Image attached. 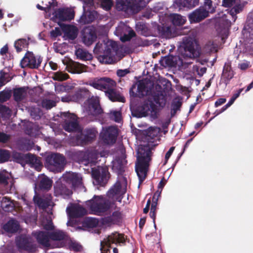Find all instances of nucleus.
<instances>
[{"mask_svg": "<svg viewBox=\"0 0 253 253\" xmlns=\"http://www.w3.org/2000/svg\"><path fill=\"white\" fill-rule=\"evenodd\" d=\"M94 52L99 54L98 59L101 63L112 64L120 59L118 44L112 41L98 42L94 48Z\"/></svg>", "mask_w": 253, "mask_h": 253, "instance_id": "obj_1", "label": "nucleus"}, {"mask_svg": "<svg viewBox=\"0 0 253 253\" xmlns=\"http://www.w3.org/2000/svg\"><path fill=\"white\" fill-rule=\"evenodd\" d=\"M34 235L40 244L50 248L64 246L67 239L66 234L60 230H55L50 234L40 231L35 233Z\"/></svg>", "mask_w": 253, "mask_h": 253, "instance_id": "obj_2", "label": "nucleus"}, {"mask_svg": "<svg viewBox=\"0 0 253 253\" xmlns=\"http://www.w3.org/2000/svg\"><path fill=\"white\" fill-rule=\"evenodd\" d=\"M137 152L135 169L141 183L147 175L149 163L151 161V151L148 146L140 145L138 146Z\"/></svg>", "mask_w": 253, "mask_h": 253, "instance_id": "obj_3", "label": "nucleus"}, {"mask_svg": "<svg viewBox=\"0 0 253 253\" xmlns=\"http://www.w3.org/2000/svg\"><path fill=\"white\" fill-rule=\"evenodd\" d=\"M166 99L163 96L149 99L143 105L141 117L150 116L155 119L157 116L159 110L166 104Z\"/></svg>", "mask_w": 253, "mask_h": 253, "instance_id": "obj_4", "label": "nucleus"}, {"mask_svg": "<svg viewBox=\"0 0 253 253\" xmlns=\"http://www.w3.org/2000/svg\"><path fill=\"white\" fill-rule=\"evenodd\" d=\"M179 59L181 58H193L200 54V47L197 42L191 38L185 37L178 47Z\"/></svg>", "mask_w": 253, "mask_h": 253, "instance_id": "obj_5", "label": "nucleus"}, {"mask_svg": "<svg viewBox=\"0 0 253 253\" xmlns=\"http://www.w3.org/2000/svg\"><path fill=\"white\" fill-rule=\"evenodd\" d=\"M106 152L99 151L96 148H91L84 152L79 151L76 153L78 161L85 165L95 164L99 160V158L105 156Z\"/></svg>", "mask_w": 253, "mask_h": 253, "instance_id": "obj_6", "label": "nucleus"}, {"mask_svg": "<svg viewBox=\"0 0 253 253\" xmlns=\"http://www.w3.org/2000/svg\"><path fill=\"white\" fill-rule=\"evenodd\" d=\"M85 204L92 213L98 215L105 212L110 206V202L102 196H94Z\"/></svg>", "mask_w": 253, "mask_h": 253, "instance_id": "obj_7", "label": "nucleus"}, {"mask_svg": "<svg viewBox=\"0 0 253 253\" xmlns=\"http://www.w3.org/2000/svg\"><path fill=\"white\" fill-rule=\"evenodd\" d=\"M127 186L126 178L121 176L113 186L107 193V196L113 201L121 202L123 195L126 192Z\"/></svg>", "mask_w": 253, "mask_h": 253, "instance_id": "obj_8", "label": "nucleus"}, {"mask_svg": "<svg viewBox=\"0 0 253 253\" xmlns=\"http://www.w3.org/2000/svg\"><path fill=\"white\" fill-rule=\"evenodd\" d=\"M150 0H121L118 3L120 10L133 13H137L148 3Z\"/></svg>", "mask_w": 253, "mask_h": 253, "instance_id": "obj_9", "label": "nucleus"}, {"mask_svg": "<svg viewBox=\"0 0 253 253\" xmlns=\"http://www.w3.org/2000/svg\"><path fill=\"white\" fill-rule=\"evenodd\" d=\"M64 157L58 154H54L46 159V166L47 169L54 172H61L65 165Z\"/></svg>", "mask_w": 253, "mask_h": 253, "instance_id": "obj_10", "label": "nucleus"}, {"mask_svg": "<svg viewBox=\"0 0 253 253\" xmlns=\"http://www.w3.org/2000/svg\"><path fill=\"white\" fill-rule=\"evenodd\" d=\"M125 238L122 234L117 232L113 233L101 242L100 250L102 253H110L111 244L123 243Z\"/></svg>", "mask_w": 253, "mask_h": 253, "instance_id": "obj_11", "label": "nucleus"}, {"mask_svg": "<svg viewBox=\"0 0 253 253\" xmlns=\"http://www.w3.org/2000/svg\"><path fill=\"white\" fill-rule=\"evenodd\" d=\"M61 116L64 120L62 126L66 131L71 132L79 129L77 118L75 114L69 112H63L61 113Z\"/></svg>", "mask_w": 253, "mask_h": 253, "instance_id": "obj_12", "label": "nucleus"}, {"mask_svg": "<svg viewBox=\"0 0 253 253\" xmlns=\"http://www.w3.org/2000/svg\"><path fill=\"white\" fill-rule=\"evenodd\" d=\"M152 88V84L150 81L143 80L138 83L137 87L133 86L130 90V93L133 96L141 97L148 94Z\"/></svg>", "mask_w": 253, "mask_h": 253, "instance_id": "obj_13", "label": "nucleus"}, {"mask_svg": "<svg viewBox=\"0 0 253 253\" xmlns=\"http://www.w3.org/2000/svg\"><path fill=\"white\" fill-rule=\"evenodd\" d=\"M118 134V128L116 126H111L103 128L100 138L104 143L112 144L116 142Z\"/></svg>", "mask_w": 253, "mask_h": 253, "instance_id": "obj_14", "label": "nucleus"}, {"mask_svg": "<svg viewBox=\"0 0 253 253\" xmlns=\"http://www.w3.org/2000/svg\"><path fill=\"white\" fill-rule=\"evenodd\" d=\"M52 15L51 18L52 20L58 23V25L60 26V25H62L60 24V22L68 21L73 19L74 17V13L73 10L71 8H59L53 13Z\"/></svg>", "mask_w": 253, "mask_h": 253, "instance_id": "obj_15", "label": "nucleus"}, {"mask_svg": "<svg viewBox=\"0 0 253 253\" xmlns=\"http://www.w3.org/2000/svg\"><path fill=\"white\" fill-rule=\"evenodd\" d=\"M115 34L120 37L122 42H126L130 40L135 36L134 32L130 28L123 23H121L116 28Z\"/></svg>", "mask_w": 253, "mask_h": 253, "instance_id": "obj_16", "label": "nucleus"}, {"mask_svg": "<svg viewBox=\"0 0 253 253\" xmlns=\"http://www.w3.org/2000/svg\"><path fill=\"white\" fill-rule=\"evenodd\" d=\"M62 179L66 183L71 184L74 188L81 186L82 185V177L78 173L66 172L63 175Z\"/></svg>", "mask_w": 253, "mask_h": 253, "instance_id": "obj_17", "label": "nucleus"}, {"mask_svg": "<svg viewBox=\"0 0 253 253\" xmlns=\"http://www.w3.org/2000/svg\"><path fill=\"white\" fill-rule=\"evenodd\" d=\"M85 111L89 115L96 116L102 113V109L97 97H92L87 100Z\"/></svg>", "mask_w": 253, "mask_h": 253, "instance_id": "obj_18", "label": "nucleus"}, {"mask_svg": "<svg viewBox=\"0 0 253 253\" xmlns=\"http://www.w3.org/2000/svg\"><path fill=\"white\" fill-rule=\"evenodd\" d=\"M41 62L40 58H36L33 53L28 52L22 59L21 66L22 68L28 67L30 68H37Z\"/></svg>", "mask_w": 253, "mask_h": 253, "instance_id": "obj_19", "label": "nucleus"}, {"mask_svg": "<svg viewBox=\"0 0 253 253\" xmlns=\"http://www.w3.org/2000/svg\"><path fill=\"white\" fill-rule=\"evenodd\" d=\"M97 133L95 128L87 129L85 134L81 133L76 137L77 145H82L92 141L94 139Z\"/></svg>", "mask_w": 253, "mask_h": 253, "instance_id": "obj_20", "label": "nucleus"}, {"mask_svg": "<svg viewBox=\"0 0 253 253\" xmlns=\"http://www.w3.org/2000/svg\"><path fill=\"white\" fill-rule=\"evenodd\" d=\"M66 211L70 218L79 217L86 214V210L77 204H71L66 209Z\"/></svg>", "mask_w": 253, "mask_h": 253, "instance_id": "obj_21", "label": "nucleus"}, {"mask_svg": "<svg viewBox=\"0 0 253 253\" xmlns=\"http://www.w3.org/2000/svg\"><path fill=\"white\" fill-rule=\"evenodd\" d=\"M9 174L5 170L0 171V191L2 194L8 193L12 187V183L9 180Z\"/></svg>", "mask_w": 253, "mask_h": 253, "instance_id": "obj_22", "label": "nucleus"}, {"mask_svg": "<svg viewBox=\"0 0 253 253\" xmlns=\"http://www.w3.org/2000/svg\"><path fill=\"white\" fill-rule=\"evenodd\" d=\"M234 75V72L232 70L231 62H226L223 66L220 82L224 83L226 86L233 78Z\"/></svg>", "mask_w": 253, "mask_h": 253, "instance_id": "obj_23", "label": "nucleus"}, {"mask_svg": "<svg viewBox=\"0 0 253 253\" xmlns=\"http://www.w3.org/2000/svg\"><path fill=\"white\" fill-rule=\"evenodd\" d=\"M96 34L94 28L86 27L83 30V41L84 43L89 46L96 40Z\"/></svg>", "mask_w": 253, "mask_h": 253, "instance_id": "obj_24", "label": "nucleus"}, {"mask_svg": "<svg viewBox=\"0 0 253 253\" xmlns=\"http://www.w3.org/2000/svg\"><path fill=\"white\" fill-rule=\"evenodd\" d=\"M60 26L64 33V38L65 40H74L78 34V28L73 25L62 24Z\"/></svg>", "mask_w": 253, "mask_h": 253, "instance_id": "obj_25", "label": "nucleus"}, {"mask_svg": "<svg viewBox=\"0 0 253 253\" xmlns=\"http://www.w3.org/2000/svg\"><path fill=\"white\" fill-rule=\"evenodd\" d=\"M72 194V190L68 188L64 184L57 183L54 186V195L56 196H61L64 198H68Z\"/></svg>", "mask_w": 253, "mask_h": 253, "instance_id": "obj_26", "label": "nucleus"}, {"mask_svg": "<svg viewBox=\"0 0 253 253\" xmlns=\"http://www.w3.org/2000/svg\"><path fill=\"white\" fill-rule=\"evenodd\" d=\"M92 176L98 182L103 181L108 174L106 168L98 167L97 169H92Z\"/></svg>", "mask_w": 253, "mask_h": 253, "instance_id": "obj_27", "label": "nucleus"}, {"mask_svg": "<svg viewBox=\"0 0 253 253\" xmlns=\"http://www.w3.org/2000/svg\"><path fill=\"white\" fill-rule=\"evenodd\" d=\"M206 17V9L204 8L196 9L189 14V19L191 23L198 22Z\"/></svg>", "mask_w": 253, "mask_h": 253, "instance_id": "obj_28", "label": "nucleus"}, {"mask_svg": "<svg viewBox=\"0 0 253 253\" xmlns=\"http://www.w3.org/2000/svg\"><path fill=\"white\" fill-rule=\"evenodd\" d=\"M121 214L119 211H114L112 215L105 217L103 222L105 224L111 225L119 222L121 219Z\"/></svg>", "mask_w": 253, "mask_h": 253, "instance_id": "obj_29", "label": "nucleus"}, {"mask_svg": "<svg viewBox=\"0 0 253 253\" xmlns=\"http://www.w3.org/2000/svg\"><path fill=\"white\" fill-rule=\"evenodd\" d=\"M16 245L19 248L23 249L30 252H33L35 249V248L30 244L27 239L22 237L17 238Z\"/></svg>", "mask_w": 253, "mask_h": 253, "instance_id": "obj_30", "label": "nucleus"}, {"mask_svg": "<svg viewBox=\"0 0 253 253\" xmlns=\"http://www.w3.org/2000/svg\"><path fill=\"white\" fill-rule=\"evenodd\" d=\"M27 161L31 165V167L34 168L37 171H40L42 167L40 160L35 155L28 154L25 155Z\"/></svg>", "mask_w": 253, "mask_h": 253, "instance_id": "obj_31", "label": "nucleus"}, {"mask_svg": "<svg viewBox=\"0 0 253 253\" xmlns=\"http://www.w3.org/2000/svg\"><path fill=\"white\" fill-rule=\"evenodd\" d=\"M68 71L72 73L80 74L84 72H88L89 70L88 67L85 65L79 63H73L70 69H68Z\"/></svg>", "mask_w": 253, "mask_h": 253, "instance_id": "obj_32", "label": "nucleus"}, {"mask_svg": "<svg viewBox=\"0 0 253 253\" xmlns=\"http://www.w3.org/2000/svg\"><path fill=\"white\" fill-rule=\"evenodd\" d=\"M40 181V187L41 189L48 190L51 186L52 180L44 174H42L39 177Z\"/></svg>", "mask_w": 253, "mask_h": 253, "instance_id": "obj_33", "label": "nucleus"}, {"mask_svg": "<svg viewBox=\"0 0 253 253\" xmlns=\"http://www.w3.org/2000/svg\"><path fill=\"white\" fill-rule=\"evenodd\" d=\"M3 229L10 233H13L17 231L19 229V225L17 222L14 220H10L3 226Z\"/></svg>", "mask_w": 253, "mask_h": 253, "instance_id": "obj_34", "label": "nucleus"}, {"mask_svg": "<svg viewBox=\"0 0 253 253\" xmlns=\"http://www.w3.org/2000/svg\"><path fill=\"white\" fill-rule=\"evenodd\" d=\"M96 12L95 11L87 12L83 14L80 19V23L86 24L92 22L95 18Z\"/></svg>", "mask_w": 253, "mask_h": 253, "instance_id": "obj_35", "label": "nucleus"}, {"mask_svg": "<svg viewBox=\"0 0 253 253\" xmlns=\"http://www.w3.org/2000/svg\"><path fill=\"white\" fill-rule=\"evenodd\" d=\"M235 5L230 9L229 10L228 12L232 17V19L234 21H235L237 17L236 15L243 10V9L245 7L244 3H238L236 4H234Z\"/></svg>", "mask_w": 253, "mask_h": 253, "instance_id": "obj_36", "label": "nucleus"}, {"mask_svg": "<svg viewBox=\"0 0 253 253\" xmlns=\"http://www.w3.org/2000/svg\"><path fill=\"white\" fill-rule=\"evenodd\" d=\"M33 199L35 204L42 209H45L47 207L50 206L51 204V201L50 199L45 200L37 196H34Z\"/></svg>", "mask_w": 253, "mask_h": 253, "instance_id": "obj_37", "label": "nucleus"}, {"mask_svg": "<svg viewBox=\"0 0 253 253\" xmlns=\"http://www.w3.org/2000/svg\"><path fill=\"white\" fill-rule=\"evenodd\" d=\"M161 129L158 127L151 126L145 131L146 137L148 141L156 137L160 133Z\"/></svg>", "mask_w": 253, "mask_h": 253, "instance_id": "obj_38", "label": "nucleus"}, {"mask_svg": "<svg viewBox=\"0 0 253 253\" xmlns=\"http://www.w3.org/2000/svg\"><path fill=\"white\" fill-rule=\"evenodd\" d=\"M106 96L113 101H119L124 102L125 101V98L121 97L119 94H117L114 88H112L108 91L105 92Z\"/></svg>", "mask_w": 253, "mask_h": 253, "instance_id": "obj_39", "label": "nucleus"}, {"mask_svg": "<svg viewBox=\"0 0 253 253\" xmlns=\"http://www.w3.org/2000/svg\"><path fill=\"white\" fill-rule=\"evenodd\" d=\"M76 55L82 60H90L92 58V55L85 49L78 48L76 50Z\"/></svg>", "mask_w": 253, "mask_h": 253, "instance_id": "obj_40", "label": "nucleus"}, {"mask_svg": "<svg viewBox=\"0 0 253 253\" xmlns=\"http://www.w3.org/2000/svg\"><path fill=\"white\" fill-rule=\"evenodd\" d=\"M27 94L26 89L24 87L17 88L14 90V97L15 100L17 102L25 98Z\"/></svg>", "mask_w": 253, "mask_h": 253, "instance_id": "obj_41", "label": "nucleus"}, {"mask_svg": "<svg viewBox=\"0 0 253 253\" xmlns=\"http://www.w3.org/2000/svg\"><path fill=\"white\" fill-rule=\"evenodd\" d=\"M170 19L172 24L175 26H181L183 25L186 19L184 17L177 14H173L170 16Z\"/></svg>", "mask_w": 253, "mask_h": 253, "instance_id": "obj_42", "label": "nucleus"}, {"mask_svg": "<svg viewBox=\"0 0 253 253\" xmlns=\"http://www.w3.org/2000/svg\"><path fill=\"white\" fill-rule=\"evenodd\" d=\"M0 202L1 208L5 211H9L13 209V204L8 198L3 197Z\"/></svg>", "mask_w": 253, "mask_h": 253, "instance_id": "obj_43", "label": "nucleus"}, {"mask_svg": "<svg viewBox=\"0 0 253 253\" xmlns=\"http://www.w3.org/2000/svg\"><path fill=\"white\" fill-rule=\"evenodd\" d=\"M218 43L213 41H209L207 42V53H216L218 51Z\"/></svg>", "mask_w": 253, "mask_h": 253, "instance_id": "obj_44", "label": "nucleus"}, {"mask_svg": "<svg viewBox=\"0 0 253 253\" xmlns=\"http://www.w3.org/2000/svg\"><path fill=\"white\" fill-rule=\"evenodd\" d=\"M103 90H109L112 88H114L116 86V82L112 79L108 78H103Z\"/></svg>", "mask_w": 253, "mask_h": 253, "instance_id": "obj_45", "label": "nucleus"}, {"mask_svg": "<svg viewBox=\"0 0 253 253\" xmlns=\"http://www.w3.org/2000/svg\"><path fill=\"white\" fill-rule=\"evenodd\" d=\"M103 78H96L90 81L89 84L95 89L103 90Z\"/></svg>", "mask_w": 253, "mask_h": 253, "instance_id": "obj_46", "label": "nucleus"}, {"mask_svg": "<svg viewBox=\"0 0 253 253\" xmlns=\"http://www.w3.org/2000/svg\"><path fill=\"white\" fill-rule=\"evenodd\" d=\"M28 45V41L25 39H19L14 43L15 47L18 52L20 51L24 48H26Z\"/></svg>", "mask_w": 253, "mask_h": 253, "instance_id": "obj_47", "label": "nucleus"}, {"mask_svg": "<svg viewBox=\"0 0 253 253\" xmlns=\"http://www.w3.org/2000/svg\"><path fill=\"white\" fill-rule=\"evenodd\" d=\"M11 110L4 105H0V117L6 120L10 116Z\"/></svg>", "mask_w": 253, "mask_h": 253, "instance_id": "obj_48", "label": "nucleus"}, {"mask_svg": "<svg viewBox=\"0 0 253 253\" xmlns=\"http://www.w3.org/2000/svg\"><path fill=\"white\" fill-rule=\"evenodd\" d=\"M69 78V76L66 73H64L61 72H57L54 73L52 76V79L54 80L58 81H63L67 80Z\"/></svg>", "mask_w": 253, "mask_h": 253, "instance_id": "obj_49", "label": "nucleus"}, {"mask_svg": "<svg viewBox=\"0 0 253 253\" xmlns=\"http://www.w3.org/2000/svg\"><path fill=\"white\" fill-rule=\"evenodd\" d=\"M108 115L111 119L116 122H119L121 120L122 115L120 111L111 110Z\"/></svg>", "mask_w": 253, "mask_h": 253, "instance_id": "obj_50", "label": "nucleus"}, {"mask_svg": "<svg viewBox=\"0 0 253 253\" xmlns=\"http://www.w3.org/2000/svg\"><path fill=\"white\" fill-rule=\"evenodd\" d=\"M10 157L9 151L4 149H0V163L7 161Z\"/></svg>", "mask_w": 253, "mask_h": 253, "instance_id": "obj_51", "label": "nucleus"}, {"mask_svg": "<svg viewBox=\"0 0 253 253\" xmlns=\"http://www.w3.org/2000/svg\"><path fill=\"white\" fill-rule=\"evenodd\" d=\"M41 222L42 225L44 229L46 230L52 229L53 226L52 224V222L50 218L43 217Z\"/></svg>", "mask_w": 253, "mask_h": 253, "instance_id": "obj_52", "label": "nucleus"}, {"mask_svg": "<svg viewBox=\"0 0 253 253\" xmlns=\"http://www.w3.org/2000/svg\"><path fill=\"white\" fill-rule=\"evenodd\" d=\"M164 35L167 38H171L174 37L176 34L173 28L166 27L163 28Z\"/></svg>", "mask_w": 253, "mask_h": 253, "instance_id": "obj_53", "label": "nucleus"}, {"mask_svg": "<svg viewBox=\"0 0 253 253\" xmlns=\"http://www.w3.org/2000/svg\"><path fill=\"white\" fill-rule=\"evenodd\" d=\"M11 96V92L9 90H3L0 92V101L4 102L9 99Z\"/></svg>", "mask_w": 253, "mask_h": 253, "instance_id": "obj_54", "label": "nucleus"}, {"mask_svg": "<svg viewBox=\"0 0 253 253\" xmlns=\"http://www.w3.org/2000/svg\"><path fill=\"white\" fill-rule=\"evenodd\" d=\"M55 102L48 99H44L42 103V106L45 108L46 109H51L52 107L55 106Z\"/></svg>", "mask_w": 253, "mask_h": 253, "instance_id": "obj_55", "label": "nucleus"}, {"mask_svg": "<svg viewBox=\"0 0 253 253\" xmlns=\"http://www.w3.org/2000/svg\"><path fill=\"white\" fill-rule=\"evenodd\" d=\"M112 0H101V4L102 7L106 10H109L111 9L113 5Z\"/></svg>", "mask_w": 253, "mask_h": 253, "instance_id": "obj_56", "label": "nucleus"}, {"mask_svg": "<svg viewBox=\"0 0 253 253\" xmlns=\"http://www.w3.org/2000/svg\"><path fill=\"white\" fill-rule=\"evenodd\" d=\"M215 11V7L212 5V1L211 0H207V17L209 13H213Z\"/></svg>", "mask_w": 253, "mask_h": 253, "instance_id": "obj_57", "label": "nucleus"}, {"mask_svg": "<svg viewBox=\"0 0 253 253\" xmlns=\"http://www.w3.org/2000/svg\"><path fill=\"white\" fill-rule=\"evenodd\" d=\"M182 3L183 4L184 7H186L191 8L195 6L193 3L194 2V0H180Z\"/></svg>", "mask_w": 253, "mask_h": 253, "instance_id": "obj_58", "label": "nucleus"}, {"mask_svg": "<svg viewBox=\"0 0 253 253\" xmlns=\"http://www.w3.org/2000/svg\"><path fill=\"white\" fill-rule=\"evenodd\" d=\"M235 2L236 0H222V5L224 7H231Z\"/></svg>", "mask_w": 253, "mask_h": 253, "instance_id": "obj_59", "label": "nucleus"}, {"mask_svg": "<svg viewBox=\"0 0 253 253\" xmlns=\"http://www.w3.org/2000/svg\"><path fill=\"white\" fill-rule=\"evenodd\" d=\"M235 100L234 99H232L231 98L229 101L225 105H224L218 112L217 114H219L220 113H221L222 112L225 111L228 107H229L230 106H231L233 103L234 102Z\"/></svg>", "mask_w": 253, "mask_h": 253, "instance_id": "obj_60", "label": "nucleus"}, {"mask_svg": "<svg viewBox=\"0 0 253 253\" xmlns=\"http://www.w3.org/2000/svg\"><path fill=\"white\" fill-rule=\"evenodd\" d=\"M6 75L2 71L0 72V87L3 85L5 83L8 82L9 80H6L5 76Z\"/></svg>", "mask_w": 253, "mask_h": 253, "instance_id": "obj_61", "label": "nucleus"}, {"mask_svg": "<svg viewBox=\"0 0 253 253\" xmlns=\"http://www.w3.org/2000/svg\"><path fill=\"white\" fill-rule=\"evenodd\" d=\"M61 35V32L59 28H55L50 32V36L52 37L56 38Z\"/></svg>", "mask_w": 253, "mask_h": 253, "instance_id": "obj_62", "label": "nucleus"}, {"mask_svg": "<svg viewBox=\"0 0 253 253\" xmlns=\"http://www.w3.org/2000/svg\"><path fill=\"white\" fill-rule=\"evenodd\" d=\"M9 135L3 132H0V142L5 143L9 139Z\"/></svg>", "mask_w": 253, "mask_h": 253, "instance_id": "obj_63", "label": "nucleus"}, {"mask_svg": "<svg viewBox=\"0 0 253 253\" xmlns=\"http://www.w3.org/2000/svg\"><path fill=\"white\" fill-rule=\"evenodd\" d=\"M35 112H34V111L31 110V115L35 120L38 119L40 117L41 112L39 111V109H35Z\"/></svg>", "mask_w": 253, "mask_h": 253, "instance_id": "obj_64", "label": "nucleus"}]
</instances>
